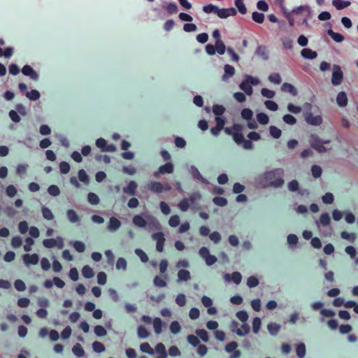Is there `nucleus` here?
I'll list each match as a JSON object with an SVG mask.
<instances>
[{
  "mask_svg": "<svg viewBox=\"0 0 358 358\" xmlns=\"http://www.w3.org/2000/svg\"><path fill=\"white\" fill-rule=\"evenodd\" d=\"M241 117L246 120H250L253 117V112L250 108H244L241 111Z\"/></svg>",
  "mask_w": 358,
  "mask_h": 358,
  "instance_id": "obj_50",
  "label": "nucleus"
},
{
  "mask_svg": "<svg viewBox=\"0 0 358 358\" xmlns=\"http://www.w3.org/2000/svg\"><path fill=\"white\" fill-rule=\"evenodd\" d=\"M96 145L103 152L114 151L115 147L113 145H108L105 139L100 138L96 141Z\"/></svg>",
  "mask_w": 358,
  "mask_h": 358,
  "instance_id": "obj_16",
  "label": "nucleus"
},
{
  "mask_svg": "<svg viewBox=\"0 0 358 358\" xmlns=\"http://www.w3.org/2000/svg\"><path fill=\"white\" fill-rule=\"evenodd\" d=\"M22 73L25 76H29L31 79H32L34 80H37L38 79V74L29 65L24 66L22 69Z\"/></svg>",
  "mask_w": 358,
  "mask_h": 358,
  "instance_id": "obj_15",
  "label": "nucleus"
},
{
  "mask_svg": "<svg viewBox=\"0 0 358 358\" xmlns=\"http://www.w3.org/2000/svg\"><path fill=\"white\" fill-rule=\"evenodd\" d=\"M225 111V108L222 105L215 104L213 106V113L215 115V117H218L220 118H224L223 114Z\"/></svg>",
  "mask_w": 358,
  "mask_h": 358,
  "instance_id": "obj_26",
  "label": "nucleus"
},
{
  "mask_svg": "<svg viewBox=\"0 0 358 358\" xmlns=\"http://www.w3.org/2000/svg\"><path fill=\"white\" fill-rule=\"evenodd\" d=\"M266 108L271 111H276L278 109V105L273 101L267 100L264 102Z\"/></svg>",
  "mask_w": 358,
  "mask_h": 358,
  "instance_id": "obj_60",
  "label": "nucleus"
},
{
  "mask_svg": "<svg viewBox=\"0 0 358 358\" xmlns=\"http://www.w3.org/2000/svg\"><path fill=\"white\" fill-rule=\"evenodd\" d=\"M23 262L24 263L29 265H36L38 263L39 257L37 254H24L23 255Z\"/></svg>",
  "mask_w": 358,
  "mask_h": 358,
  "instance_id": "obj_14",
  "label": "nucleus"
},
{
  "mask_svg": "<svg viewBox=\"0 0 358 358\" xmlns=\"http://www.w3.org/2000/svg\"><path fill=\"white\" fill-rule=\"evenodd\" d=\"M284 171L282 169H275L265 173L266 179L271 181V185L275 187H280L283 185L284 180L282 178Z\"/></svg>",
  "mask_w": 358,
  "mask_h": 358,
  "instance_id": "obj_1",
  "label": "nucleus"
},
{
  "mask_svg": "<svg viewBox=\"0 0 358 358\" xmlns=\"http://www.w3.org/2000/svg\"><path fill=\"white\" fill-rule=\"evenodd\" d=\"M17 192V191L16 187L13 185H9L6 188V194L10 198L15 196Z\"/></svg>",
  "mask_w": 358,
  "mask_h": 358,
  "instance_id": "obj_58",
  "label": "nucleus"
},
{
  "mask_svg": "<svg viewBox=\"0 0 358 358\" xmlns=\"http://www.w3.org/2000/svg\"><path fill=\"white\" fill-rule=\"evenodd\" d=\"M262 321L259 317H255L252 321V331L255 334H257L260 329Z\"/></svg>",
  "mask_w": 358,
  "mask_h": 358,
  "instance_id": "obj_51",
  "label": "nucleus"
},
{
  "mask_svg": "<svg viewBox=\"0 0 358 358\" xmlns=\"http://www.w3.org/2000/svg\"><path fill=\"white\" fill-rule=\"evenodd\" d=\"M348 99L345 92H340L336 96V103L339 107H345L348 105Z\"/></svg>",
  "mask_w": 358,
  "mask_h": 358,
  "instance_id": "obj_18",
  "label": "nucleus"
},
{
  "mask_svg": "<svg viewBox=\"0 0 358 358\" xmlns=\"http://www.w3.org/2000/svg\"><path fill=\"white\" fill-rule=\"evenodd\" d=\"M181 329L180 325L178 321H173L170 324V330L172 334H177Z\"/></svg>",
  "mask_w": 358,
  "mask_h": 358,
  "instance_id": "obj_62",
  "label": "nucleus"
},
{
  "mask_svg": "<svg viewBox=\"0 0 358 358\" xmlns=\"http://www.w3.org/2000/svg\"><path fill=\"white\" fill-rule=\"evenodd\" d=\"M132 221L134 224L138 227H145L147 224L145 220L139 215H134Z\"/></svg>",
  "mask_w": 358,
  "mask_h": 358,
  "instance_id": "obj_29",
  "label": "nucleus"
},
{
  "mask_svg": "<svg viewBox=\"0 0 358 358\" xmlns=\"http://www.w3.org/2000/svg\"><path fill=\"white\" fill-rule=\"evenodd\" d=\"M66 217H67L68 220L71 223H76L80 221L78 215L73 209H69L66 211Z\"/></svg>",
  "mask_w": 358,
  "mask_h": 358,
  "instance_id": "obj_23",
  "label": "nucleus"
},
{
  "mask_svg": "<svg viewBox=\"0 0 358 358\" xmlns=\"http://www.w3.org/2000/svg\"><path fill=\"white\" fill-rule=\"evenodd\" d=\"M301 55L306 59H314L317 57V53L310 48H303L301 51Z\"/></svg>",
  "mask_w": 358,
  "mask_h": 358,
  "instance_id": "obj_20",
  "label": "nucleus"
},
{
  "mask_svg": "<svg viewBox=\"0 0 358 358\" xmlns=\"http://www.w3.org/2000/svg\"><path fill=\"white\" fill-rule=\"evenodd\" d=\"M78 178L80 181L84 183H88L89 182V177L86 173V171L84 169H80L78 171Z\"/></svg>",
  "mask_w": 358,
  "mask_h": 358,
  "instance_id": "obj_61",
  "label": "nucleus"
},
{
  "mask_svg": "<svg viewBox=\"0 0 358 358\" xmlns=\"http://www.w3.org/2000/svg\"><path fill=\"white\" fill-rule=\"evenodd\" d=\"M343 79V73L340 66L334 64L332 66L331 84L334 86L339 85Z\"/></svg>",
  "mask_w": 358,
  "mask_h": 358,
  "instance_id": "obj_5",
  "label": "nucleus"
},
{
  "mask_svg": "<svg viewBox=\"0 0 358 358\" xmlns=\"http://www.w3.org/2000/svg\"><path fill=\"white\" fill-rule=\"evenodd\" d=\"M215 52H217L220 55H224L226 51V46L224 42L222 40H219L218 41H215Z\"/></svg>",
  "mask_w": 358,
  "mask_h": 358,
  "instance_id": "obj_34",
  "label": "nucleus"
},
{
  "mask_svg": "<svg viewBox=\"0 0 358 358\" xmlns=\"http://www.w3.org/2000/svg\"><path fill=\"white\" fill-rule=\"evenodd\" d=\"M137 334L140 338L145 339L149 336L150 333L144 326L140 325L137 329Z\"/></svg>",
  "mask_w": 358,
  "mask_h": 358,
  "instance_id": "obj_36",
  "label": "nucleus"
},
{
  "mask_svg": "<svg viewBox=\"0 0 358 358\" xmlns=\"http://www.w3.org/2000/svg\"><path fill=\"white\" fill-rule=\"evenodd\" d=\"M72 352L78 357H82L85 355V350L79 343H77L75 345H73L72 348Z\"/></svg>",
  "mask_w": 358,
  "mask_h": 358,
  "instance_id": "obj_38",
  "label": "nucleus"
},
{
  "mask_svg": "<svg viewBox=\"0 0 358 358\" xmlns=\"http://www.w3.org/2000/svg\"><path fill=\"white\" fill-rule=\"evenodd\" d=\"M178 281H187L190 279V273L185 269H180L178 273Z\"/></svg>",
  "mask_w": 358,
  "mask_h": 358,
  "instance_id": "obj_30",
  "label": "nucleus"
},
{
  "mask_svg": "<svg viewBox=\"0 0 358 358\" xmlns=\"http://www.w3.org/2000/svg\"><path fill=\"white\" fill-rule=\"evenodd\" d=\"M166 10L168 14L172 15L178 12V8L176 3L171 2L166 6Z\"/></svg>",
  "mask_w": 358,
  "mask_h": 358,
  "instance_id": "obj_56",
  "label": "nucleus"
},
{
  "mask_svg": "<svg viewBox=\"0 0 358 358\" xmlns=\"http://www.w3.org/2000/svg\"><path fill=\"white\" fill-rule=\"evenodd\" d=\"M213 203L221 207H224L227 204V200L224 197L222 196H215L213 199Z\"/></svg>",
  "mask_w": 358,
  "mask_h": 358,
  "instance_id": "obj_53",
  "label": "nucleus"
},
{
  "mask_svg": "<svg viewBox=\"0 0 358 358\" xmlns=\"http://www.w3.org/2000/svg\"><path fill=\"white\" fill-rule=\"evenodd\" d=\"M92 348L97 353L103 352L106 350L104 345L99 341H94L92 343Z\"/></svg>",
  "mask_w": 358,
  "mask_h": 358,
  "instance_id": "obj_48",
  "label": "nucleus"
},
{
  "mask_svg": "<svg viewBox=\"0 0 358 358\" xmlns=\"http://www.w3.org/2000/svg\"><path fill=\"white\" fill-rule=\"evenodd\" d=\"M296 355L299 358H303L306 355V346L304 343H299L296 348Z\"/></svg>",
  "mask_w": 358,
  "mask_h": 358,
  "instance_id": "obj_42",
  "label": "nucleus"
},
{
  "mask_svg": "<svg viewBox=\"0 0 358 358\" xmlns=\"http://www.w3.org/2000/svg\"><path fill=\"white\" fill-rule=\"evenodd\" d=\"M152 238L156 241V250L162 252L164 250V246L165 243L164 234L162 232L153 233L151 236Z\"/></svg>",
  "mask_w": 358,
  "mask_h": 358,
  "instance_id": "obj_8",
  "label": "nucleus"
},
{
  "mask_svg": "<svg viewBox=\"0 0 358 358\" xmlns=\"http://www.w3.org/2000/svg\"><path fill=\"white\" fill-rule=\"evenodd\" d=\"M218 7L213 4H208L203 7V11L205 13H217Z\"/></svg>",
  "mask_w": 358,
  "mask_h": 358,
  "instance_id": "obj_44",
  "label": "nucleus"
},
{
  "mask_svg": "<svg viewBox=\"0 0 358 358\" xmlns=\"http://www.w3.org/2000/svg\"><path fill=\"white\" fill-rule=\"evenodd\" d=\"M25 96L31 101H36L40 98V93L36 90H32L30 92H26Z\"/></svg>",
  "mask_w": 358,
  "mask_h": 358,
  "instance_id": "obj_33",
  "label": "nucleus"
},
{
  "mask_svg": "<svg viewBox=\"0 0 358 358\" xmlns=\"http://www.w3.org/2000/svg\"><path fill=\"white\" fill-rule=\"evenodd\" d=\"M154 285L158 287H164L167 285L166 280L160 276H155L153 280Z\"/></svg>",
  "mask_w": 358,
  "mask_h": 358,
  "instance_id": "obj_46",
  "label": "nucleus"
},
{
  "mask_svg": "<svg viewBox=\"0 0 358 358\" xmlns=\"http://www.w3.org/2000/svg\"><path fill=\"white\" fill-rule=\"evenodd\" d=\"M283 122L289 125H294L296 122V118L290 115L286 114L282 117Z\"/></svg>",
  "mask_w": 358,
  "mask_h": 358,
  "instance_id": "obj_59",
  "label": "nucleus"
},
{
  "mask_svg": "<svg viewBox=\"0 0 358 358\" xmlns=\"http://www.w3.org/2000/svg\"><path fill=\"white\" fill-rule=\"evenodd\" d=\"M268 80L276 85H279L282 82L280 75L278 73H274L268 76Z\"/></svg>",
  "mask_w": 358,
  "mask_h": 358,
  "instance_id": "obj_55",
  "label": "nucleus"
},
{
  "mask_svg": "<svg viewBox=\"0 0 358 358\" xmlns=\"http://www.w3.org/2000/svg\"><path fill=\"white\" fill-rule=\"evenodd\" d=\"M148 188L150 191L159 194L164 191H169L171 186L168 184L163 185L160 182L152 181L148 184Z\"/></svg>",
  "mask_w": 358,
  "mask_h": 358,
  "instance_id": "obj_7",
  "label": "nucleus"
},
{
  "mask_svg": "<svg viewBox=\"0 0 358 358\" xmlns=\"http://www.w3.org/2000/svg\"><path fill=\"white\" fill-rule=\"evenodd\" d=\"M237 13L236 10L234 8H219L217 10V15L221 19H225L230 16H234Z\"/></svg>",
  "mask_w": 358,
  "mask_h": 358,
  "instance_id": "obj_11",
  "label": "nucleus"
},
{
  "mask_svg": "<svg viewBox=\"0 0 358 358\" xmlns=\"http://www.w3.org/2000/svg\"><path fill=\"white\" fill-rule=\"evenodd\" d=\"M137 187V183L134 180H131L127 185V186L123 188V192L129 195L135 196L136 194Z\"/></svg>",
  "mask_w": 358,
  "mask_h": 358,
  "instance_id": "obj_17",
  "label": "nucleus"
},
{
  "mask_svg": "<svg viewBox=\"0 0 358 358\" xmlns=\"http://www.w3.org/2000/svg\"><path fill=\"white\" fill-rule=\"evenodd\" d=\"M155 350L157 353L159 354L157 358H166L167 353L166 351L165 346L163 343H158L155 347Z\"/></svg>",
  "mask_w": 358,
  "mask_h": 358,
  "instance_id": "obj_28",
  "label": "nucleus"
},
{
  "mask_svg": "<svg viewBox=\"0 0 358 358\" xmlns=\"http://www.w3.org/2000/svg\"><path fill=\"white\" fill-rule=\"evenodd\" d=\"M196 334L205 343L209 340L208 334L205 329H196Z\"/></svg>",
  "mask_w": 358,
  "mask_h": 358,
  "instance_id": "obj_43",
  "label": "nucleus"
},
{
  "mask_svg": "<svg viewBox=\"0 0 358 358\" xmlns=\"http://www.w3.org/2000/svg\"><path fill=\"white\" fill-rule=\"evenodd\" d=\"M311 138L310 142L311 147L319 152H327L329 148H327L324 145L329 144V141H322L318 138V136H310Z\"/></svg>",
  "mask_w": 358,
  "mask_h": 358,
  "instance_id": "obj_4",
  "label": "nucleus"
},
{
  "mask_svg": "<svg viewBox=\"0 0 358 358\" xmlns=\"http://www.w3.org/2000/svg\"><path fill=\"white\" fill-rule=\"evenodd\" d=\"M255 53L262 57L264 59L267 60L268 59V55L266 52V48L264 46H258L256 49Z\"/></svg>",
  "mask_w": 358,
  "mask_h": 358,
  "instance_id": "obj_57",
  "label": "nucleus"
},
{
  "mask_svg": "<svg viewBox=\"0 0 358 358\" xmlns=\"http://www.w3.org/2000/svg\"><path fill=\"white\" fill-rule=\"evenodd\" d=\"M41 213L44 219L47 220H52L54 218V215L48 207L43 206L41 208Z\"/></svg>",
  "mask_w": 358,
  "mask_h": 358,
  "instance_id": "obj_37",
  "label": "nucleus"
},
{
  "mask_svg": "<svg viewBox=\"0 0 358 358\" xmlns=\"http://www.w3.org/2000/svg\"><path fill=\"white\" fill-rule=\"evenodd\" d=\"M260 84L259 78L250 75H245L243 80L240 83L239 88L247 95L251 96L253 93L252 86Z\"/></svg>",
  "mask_w": 358,
  "mask_h": 358,
  "instance_id": "obj_2",
  "label": "nucleus"
},
{
  "mask_svg": "<svg viewBox=\"0 0 358 358\" xmlns=\"http://www.w3.org/2000/svg\"><path fill=\"white\" fill-rule=\"evenodd\" d=\"M235 74V69L230 64H225L224 66V74L222 77L223 82H227L229 78H232Z\"/></svg>",
  "mask_w": 358,
  "mask_h": 358,
  "instance_id": "obj_13",
  "label": "nucleus"
},
{
  "mask_svg": "<svg viewBox=\"0 0 358 358\" xmlns=\"http://www.w3.org/2000/svg\"><path fill=\"white\" fill-rule=\"evenodd\" d=\"M281 90L285 92H289L293 96H296L297 90L296 88L290 83H285L281 86Z\"/></svg>",
  "mask_w": 358,
  "mask_h": 358,
  "instance_id": "obj_24",
  "label": "nucleus"
},
{
  "mask_svg": "<svg viewBox=\"0 0 358 358\" xmlns=\"http://www.w3.org/2000/svg\"><path fill=\"white\" fill-rule=\"evenodd\" d=\"M87 200L92 205H96L99 203L100 200L99 196L93 192H90L87 195Z\"/></svg>",
  "mask_w": 358,
  "mask_h": 358,
  "instance_id": "obj_49",
  "label": "nucleus"
},
{
  "mask_svg": "<svg viewBox=\"0 0 358 358\" xmlns=\"http://www.w3.org/2000/svg\"><path fill=\"white\" fill-rule=\"evenodd\" d=\"M135 253L138 255L142 262L146 263L148 261V257L147 254L141 249H136Z\"/></svg>",
  "mask_w": 358,
  "mask_h": 358,
  "instance_id": "obj_64",
  "label": "nucleus"
},
{
  "mask_svg": "<svg viewBox=\"0 0 358 358\" xmlns=\"http://www.w3.org/2000/svg\"><path fill=\"white\" fill-rule=\"evenodd\" d=\"M189 172L191 173L193 178L200 180L203 183H208V181L206 179H205L201 174L200 173L198 169L194 166H192L189 169Z\"/></svg>",
  "mask_w": 358,
  "mask_h": 358,
  "instance_id": "obj_21",
  "label": "nucleus"
},
{
  "mask_svg": "<svg viewBox=\"0 0 358 358\" xmlns=\"http://www.w3.org/2000/svg\"><path fill=\"white\" fill-rule=\"evenodd\" d=\"M120 226H121L120 221L115 217H111L109 220L108 229L110 231H115L120 227Z\"/></svg>",
  "mask_w": 358,
  "mask_h": 358,
  "instance_id": "obj_19",
  "label": "nucleus"
},
{
  "mask_svg": "<svg viewBox=\"0 0 358 358\" xmlns=\"http://www.w3.org/2000/svg\"><path fill=\"white\" fill-rule=\"evenodd\" d=\"M140 350H141V352L148 353L150 355H152L154 353V350L150 347V345L148 343H143L141 344Z\"/></svg>",
  "mask_w": 358,
  "mask_h": 358,
  "instance_id": "obj_63",
  "label": "nucleus"
},
{
  "mask_svg": "<svg viewBox=\"0 0 358 358\" xmlns=\"http://www.w3.org/2000/svg\"><path fill=\"white\" fill-rule=\"evenodd\" d=\"M302 11H307L309 14L311 13L310 8L308 6H300L292 9V14H299Z\"/></svg>",
  "mask_w": 358,
  "mask_h": 358,
  "instance_id": "obj_52",
  "label": "nucleus"
},
{
  "mask_svg": "<svg viewBox=\"0 0 358 358\" xmlns=\"http://www.w3.org/2000/svg\"><path fill=\"white\" fill-rule=\"evenodd\" d=\"M189 199L184 198L178 203V207L182 211L185 212L189 209Z\"/></svg>",
  "mask_w": 358,
  "mask_h": 358,
  "instance_id": "obj_54",
  "label": "nucleus"
},
{
  "mask_svg": "<svg viewBox=\"0 0 358 358\" xmlns=\"http://www.w3.org/2000/svg\"><path fill=\"white\" fill-rule=\"evenodd\" d=\"M174 167L173 164L171 162H166L165 164L160 166L158 170L154 172L153 176L155 178H158L161 174L172 173Z\"/></svg>",
  "mask_w": 358,
  "mask_h": 358,
  "instance_id": "obj_10",
  "label": "nucleus"
},
{
  "mask_svg": "<svg viewBox=\"0 0 358 358\" xmlns=\"http://www.w3.org/2000/svg\"><path fill=\"white\" fill-rule=\"evenodd\" d=\"M215 126L210 129L211 134H218L224 128L225 118L215 117Z\"/></svg>",
  "mask_w": 358,
  "mask_h": 358,
  "instance_id": "obj_12",
  "label": "nucleus"
},
{
  "mask_svg": "<svg viewBox=\"0 0 358 358\" xmlns=\"http://www.w3.org/2000/svg\"><path fill=\"white\" fill-rule=\"evenodd\" d=\"M43 245L46 248H52L57 247L59 249L64 248V240L61 236L56 238H47L43 241Z\"/></svg>",
  "mask_w": 358,
  "mask_h": 358,
  "instance_id": "obj_6",
  "label": "nucleus"
},
{
  "mask_svg": "<svg viewBox=\"0 0 358 358\" xmlns=\"http://www.w3.org/2000/svg\"><path fill=\"white\" fill-rule=\"evenodd\" d=\"M319 224L323 227L328 226L331 222V218L328 213H322L319 219Z\"/></svg>",
  "mask_w": 358,
  "mask_h": 358,
  "instance_id": "obj_35",
  "label": "nucleus"
},
{
  "mask_svg": "<svg viewBox=\"0 0 358 358\" xmlns=\"http://www.w3.org/2000/svg\"><path fill=\"white\" fill-rule=\"evenodd\" d=\"M82 274L85 278H92L94 275L93 269L88 265H85L82 268Z\"/></svg>",
  "mask_w": 358,
  "mask_h": 358,
  "instance_id": "obj_31",
  "label": "nucleus"
},
{
  "mask_svg": "<svg viewBox=\"0 0 358 358\" xmlns=\"http://www.w3.org/2000/svg\"><path fill=\"white\" fill-rule=\"evenodd\" d=\"M153 327L155 334H159L162 331V320L159 317H155L153 320Z\"/></svg>",
  "mask_w": 358,
  "mask_h": 358,
  "instance_id": "obj_32",
  "label": "nucleus"
},
{
  "mask_svg": "<svg viewBox=\"0 0 358 358\" xmlns=\"http://www.w3.org/2000/svg\"><path fill=\"white\" fill-rule=\"evenodd\" d=\"M341 237L343 239L348 240L351 243H354L356 240V234L354 233H348L347 231H342L341 233Z\"/></svg>",
  "mask_w": 358,
  "mask_h": 358,
  "instance_id": "obj_40",
  "label": "nucleus"
},
{
  "mask_svg": "<svg viewBox=\"0 0 358 358\" xmlns=\"http://www.w3.org/2000/svg\"><path fill=\"white\" fill-rule=\"evenodd\" d=\"M257 120L259 124L266 125L268 123L269 118L266 113H259L257 114Z\"/></svg>",
  "mask_w": 358,
  "mask_h": 358,
  "instance_id": "obj_39",
  "label": "nucleus"
},
{
  "mask_svg": "<svg viewBox=\"0 0 358 358\" xmlns=\"http://www.w3.org/2000/svg\"><path fill=\"white\" fill-rule=\"evenodd\" d=\"M234 4L242 15H244L247 13V8L243 3V0H235Z\"/></svg>",
  "mask_w": 358,
  "mask_h": 358,
  "instance_id": "obj_41",
  "label": "nucleus"
},
{
  "mask_svg": "<svg viewBox=\"0 0 358 358\" xmlns=\"http://www.w3.org/2000/svg\"><path fill=\"white\" fill-rule=\"evenodd\" d=\"M234 142L241 145L244 149L249 150L252 148V143L251 141H258L261 138V136H247L249 139L245 138V136H232Z\"/></svg>",
  "mask_w": 358,
  "mask_h": 358,
  "instance_id": "obj_3",
  "label": "nucleus"
},
{
  "mask_svg": "<svg viewBox=\"0 0 358 358\" xmlns=\"http://www.w3.org/2000/svg\"><path fill=\"white\" fill-rule=\"evenodd\" d=\"M351 4L350 1L333 0L332 5L338 10L348 7Z\"/></svg>",
  "mask_w": 358,
  "mask_h": 358,
  "instance_id": "obj_22",
  "label": "nucleus"
},
{
  "mask_svg": "<svg viewBox=\"0 0 358 358\" xmlns=\"http://www.w3.org/2000/svg\"><path fill=\"white\" fill-rule=\"evenodd\" d=\"M327 34L336 43H341L344 41V37L342 34L334 32L331 28L327 31Z\"/></svg>",
  "mask_w": 358,
  "mask_h": 358,
  "instance_id": "obj_27",
  "label": "nucleus"
},
{
  "mask_svg": "<svg viewBox=\"0 0 358 358\" xmlns=\"http://www.w3.org/2000/svg\"><path fill=\"white\" fill-rule=\"evenodd\" d=\"M252 18L255 22L262 24L264 20V15L263 13L255 11L252 14Z\"/></svg>",
  "mask_w": 358,
  "mask_h": 358,
  "instance_id": "obj_45",
  "label": "nucleus"
},
{
  "mask_svg": "<svg viewBox=\"0 0 358 358\" xmlns=\"http://www.w3.org/2000/svg\"><path fill=\"white\" fill-rule=\"evenodd\" d=\"M250 331V327L248 324L244 323L241 325V328L236 330V334L238 336H245Z\"/></svg>",
  "mask_w": 358,
  "mask_h": 358,
  "instance_id": "obj_47",
  "label": "nucleus"
},
{
  "mask_svg": "<svg viewBox=\"0 0 358 358\" xmlns=\"http://www.w3.org/2000/svg\"><path fill=\"white\" fill-rule=\"evenodd\" d=\"M268 332L272 336H275L280 330V325L275 322H271L267 325Z\"/></svg>",
  "mask_w": 358,
  "mask_h": 358,
  "instance_id": "obj_25",
  "label": "nucleus"
},
{
  "mask_svg": "<svg viewBox=\"0 0 358 358\" xmlns=\"http://www.w3.org/2000/svg\"><path fill=\"white\" fill-rule=\"evenodd\" d=\"M304 119L307 124L313 126H319L322 123V116L313 115L311 113H304Z\"/></svg>",
  "mask_w": 358,
  "mask_h": 358,
  "instance_id": "obj_9",
  "label": "nucleus"
}]
</instances>
